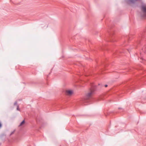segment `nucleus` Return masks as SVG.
Here are the masks:
<instances>
[{
    "label": "nucleus",
    "instance_id": "1",
    "mask_svg": "<svg viewBox=\"0 0 146 146\" xmlns=\"http://www.w3.org/2000/svg\"><path fill=\"white\" fill-rule=\"evenodd\" d=\"M141 12L140 14L141 16L143 17H146V5H143L141 7Z\"/></svg>",
    "mask_w": 146,
    "mask_h": 146
},
{
    "label": "nucleus",
    "instance_id": "2",
    "mask_svg": "<svg viewBox=\"0 0 146 146\" xmlns=\"http://www.w3.org/2000/svg\"><path fill=\"white\" fill-rule=\"evenodd\" d=\"M94 93V91L91 90L86 95L85 97L86 102H89L91 99L92 95Z\"/></svg>",
    "mask_w": 146,
    "mask_h": 146
},
{
    "label": "nucleus",
    "instance_id": "3",
    "mask_svg": "<svg viewBox=\"0 0 146 146\" xmlns=\"http://www.w3.org/2000/svg\"><path fill=\"white\" fill-rule=\"evenodd\" d=\"M137 0H127L126 1L128 4L130 3H135Z\"/></svg>",
    "mask_w": 146,
    "mask_h": 146
},
{
    "label": "nucleus",
    "instance_id": "4",
    "mask_svg": "<svg viewBox=\"0 0 146 146\" xmlns=\"http://www.w3.org/2000/svg\"><path fill=\"white\" fill-rule=\"evenodd\" d=\"M67 94L68 95H71L73 93V91L71 90H68L66 91Z\"/></svg>",
    "mask_w": 146,
    "mask_h": 146
},
{
    "label": "nucleus",
    "instance_id": "5",
    "mask_svg": "<svg viewBox=\"0 0 146 146\" xmlns=\"http://www.w3.org/2000/svg\"><path fill=\"white\" fill-rule=\"evenodd\" d=\"M25 123V121L24 120H23L21 123H20L19 126H22L23 124H24Z\"/></svg>",
    "mask_w": 146,
    "mask_h": 146
},
{
    "label": "nucleus",
    "instance_id": "6",
    "mask_svg": "<svg viewBox=\"0 0 146 146\" xmlns=\"http://www.w3.org/2000/svg\"><path fill=\"white\" fill-rule=\"evenodd\" d=\"M17 110H19V106L18 105L17 106Z\"/></svg>",
    "mask_w": 146,
    "mask_h": 146
},
{
    "label": "nucleus",
    "instance_id": "7",
    "mask_svg": "<svg viewBox=\"0 0 146 146\" xmlns=\"http://www.w3.org/2000/svg\"><path fill=\"white\" fill-rule=\"evenodd\" d=\"M14 131H13L11 133V134H10V135H12V134H13L14 133Z\"/></svg>",
    "mask_w": 146,
    "mask_h": 146
},
{
    "label": "nucleus",
    "instance_id": "8",
    "mask_svg": "<svg viewBox=\"0 0 146 146\" xmlns=\"http://www.w3.org/2000/svg\"><path fill=\"white\" fill-rule=\"evenodd\" d=\"M17 104V102H15L14 103V105H15Z\"/></svg>",
    "mask_w": 146,
    "mask_h": 146
},
{
    "label": "nucleus",
    "instance_id": "9",
    "mask_svg": "<svg viewBox=\"0 0 146 146\" xmlns=\"http://www.w3.org/2000/svg\"><path fill=\"white\" fill-rule=\"evenodd\" d=\"M1 126H2V125H1V123H0V128L1 127Z\"/></svg>",
    "mask_w": 146,
    "mask_h": 146
},
{
    "label": "nucleus",
    "instance_id": "10",
    "mask_svg": "<svg viewBox=\"0 0 146 146\" xmlns=\"http://www.w3.org/2000/svg\"><path fill=\"white\" fill-rule=\"evenodd\" d=\"M105 86L106 87L108 86V85H105Z\"/></svg>",
    "mask_w": 146,
    "mask_h": 146
}]
</instances>
